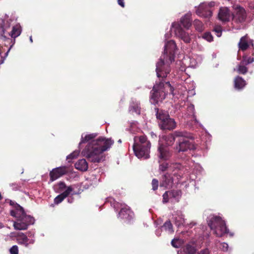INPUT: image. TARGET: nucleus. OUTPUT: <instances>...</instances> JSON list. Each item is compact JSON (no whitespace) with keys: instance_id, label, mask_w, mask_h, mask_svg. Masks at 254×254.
Returning <instances> with one entry per match:
<instances>
[{"instance_id":"obj_1","label":"nucleus","mask_w":254,"mask_h":254,"mask_svg":"<svg viewBox=\"0 0 254 254\" xmlns=\"http://www.w3.org/2000/svg\"><path fill=\"white\" fill-rule=\"evenodd\" d=\"M97 136V133H93L81 135V140L79 143L88 142L85 148L82 151L83 156L93 163H99L104 160V152L109 149L114 143L111 138L100 137L94 139Z\"/></svg>"},{"instance_id":"obj_2","label":"nucleus","mask_w":254,"mask_h":254,"mask_svg":"<svg viewBox=\"0 0 254 254\" xmlns=\"http://www.w3.org/2000/svg\"><path fill=\"white\" fill-rule=\"evenodd\" d=\"M164 53L156 64V71L158 77L165 78L170 71L169 64L174 61L175 53L177 49L174 41H168L165 45Z\"/></svg>"},{"instance_id":"obj_3","label":"nucleus","mask_w":254,"mask_h":254,"mask_svg":"<svg viewBox=\"0 0 254 254\" xmlns=\"http://www.w3.org/2000/svg\"><path fill=\"white\" fill-rule=\"evenodd\" d=\"M168 94H173V88L169 81H161L159 84L154 85L151 91L150 102L156 104L165 99Z\"/></svg>"},{"instance_id":"obj_4","label":"nucleus","mask_w":254,"mask_h":254,"mask_svg":"<svg viewBox=\"0 0 254 254\" xmlns=\"http://www.w3.org/2000/svg\"><path fill=\"white\" fill-rule=\"evenodd\" d=\"M151 143L144 135L136 136L134 137L133 150L136 156L140 159L149 157Z\"/></svg>"},{"instance_id":"obj_5","label":"nucleus","mask_w":254,"mask_h":254,"mask_svg":"<svg viewBox=\"0 0 254 254\" xmlns=\"http://www.w3.org/2000/svg\"><path fill=\"white\" fill-rule=\"evenodd\" d=\"M208 225L217 237H221L229 233L225 221L219 216H215L211 218Z\"/></svg>"},{"instance_id":"obj_6","label":"nucleus","mask_w":254,"mask_h":254,"mask_svg":"<svg viewBox=\"0 0 254 254\" xmlns=\"http://www.w3.org/2000/svg\"><path fill=\"white\" fill-rule=\"evenodd\" d=\"M155 111L159 125L161 129L171 130L175 128L176 122L174 119L170 118L167 112L160 111L158 108H155Z\"/></svg>"},{"instance_id":"obj_7","label":"nucleus","mask_w":254,"mask_h":254,"mask_svg":"<svg viewBox=\"0 0 254 254\" xmlns=\"http://www.w3.org/2000/svg\"><path fill=\"white\" fill-rule=\"evenodd\" d=\"M11 216L27 224L28 226L33 225L35 222L34 218L30 215H27L24 211L23 208L19 205H17L13 210L10 211Z\"/></svg>"},{"instance_id":"obj_8","label":"nucleus","mask_w":254,"mask_h":254,"mask_svg":"<svg viewBox=\"0 0 254 254\" xmlns=\"http://www.w3.org/2000/svg\"><path fill=\"white\" fill-rule=\"evenodd\" d=\"M172 31H174L175 35L182 40L186 43L190 41V38L189 34L185 31L178 23L172 24Z\"/></svg>"},{"instance_id":"obj_9","label":"nucleus","mask_w":254,"mask_h":254,"mask_svg":"<svg viewBox=\"0 0 254 254\" xmlns=\"http://www.w3.org/2000/svg\"><path fill=\"white\" fill-rule=\"evenodd\" d=\"M161 140L159 141V146L158 147L157 156L158 158V162L160 161H166L171 157V153L167 147L164 144H161Z\"/></svg>"},{"instance_id":"obj_10","label":"nucleus","mask_w":254,"mask_h":254,"mask_svg":"<svg viewBox=\"0 0 254 254\" xmlns=\"http://www.w3.org/2000/svg\"><path fill=\"white\" fill-rule=\"evenodd\" d=\"M194 148L192 141H190L188 138H180L179 140L178 146L177 147L179 152H185Z\"/></svg>"},{"instance_id":"obj_11","label":"nucleus","mask_w":254,"mask_h":254,"mask_svg":"<svg viewBox=\"0 0 254 254\" xmlns=\"http://www.w3.org/2000/svg\"><path fill=\"white\" fill-rule=\"evenodd\" d=\"M65 167H60L53 169L50 173V181L53 182L66 173Z\"/></svg>"},{"instance_id":"obj_12","label":"nucleus","mask_w":254,"mask_h":254,"mask_svg":"<svg viewBox=\"0 0 254 254\" xmlns=\"http://www.w3.org/2000/svg\"><path fill=\"white\" fill-rule=\"evenodd\" d=\"M173 179L171 175L168 173L164 174L160 181V187H164L165 189H169L173 186Z\"/></svg>"},{"instance_id":"obj_13","label":"nucleus","mask_w":254,"mask_h":254,"mask_svg":"<svg viewBox=\"0 0 254 254\" xmlns=\"http://www.w3.org/2000/svg\"><path fill=\"white\" fill-rule=\"evenodd\" d=\"M247 17L245 10L242 7L237 9L236 13L233 15V19L238 23H242L245 21Z\"/></svg>"},{"instance_id":"obj_14","label":"nucleus","mask_w":254,"mask_h":254,"mask_svg":"<svg viewBox=\"0 0 254 254\" xmlns=\"http://www.w3.org/2000/svg\"><path fill=\"white\" fill-rule=\"evenodd\" d=\"M218 18L223 22H228L230 20L231 13L227 7H221L218 14Z\"/></svg>"},{"instance_id":"obj_15","label":"nucleus","mask_w":254,"mask_h":254,"mask_svg":"<svg viewBox=\"0 0 254 254\" xmlns=\"http://www.w3.org/2000/svg\"><path fill=\"white\" fill-rule=\"evenodd\" d=\"M133 216V212L127 206L122 207L118 214V217L127 221L130 220L132 218Z\"/></svg>"},{"instance_id":"obj_16","label":"nucleus","mask_w":254,"mask_h":254,"mask_svg":"<svg viewBox=\"0 0 254 254\" xmlns=\"http://www.w3.org/2000/svg\"><path fill=\"white\" fill-rule=\"evenodd\" d=\"M17 240L19 244L24 245L25 247H28L29 244H32L34 243V239H29L27 236L22 232L17 233Z\"/></svg>"},{"instance_id":"obj_17","label":"nucleus","mask_w":254,"mask_h":254,"mask_svg":"<svg viewBox=\"0 0 254 254\" xmlns=\"http://www.w3.org/2000/svg\"><path fill=\"white\" fill-rule=\"evenodd\" d=\"M73 191V188L71 186L67 187L66 190H65L63 193L58 195L54 199V203L56 204H58L61 203L65 197H67Z\"/></svg>"},{"instance_id":"obj_18","label":"nucleus","mask_w":254,"mask_h":254,"mask_svg":"<svg viewBox=\"0 0 254 254\" xmlns=\"http://www.w3.org/2000/svg\"><path fill=\"white\" fill-rule=\"evenodd\" d=\"M252 42L253 41L251 40V42H249L248 36L245 35L240 39L238 44L239 48L242 51H245L249 48L250 44H251L253 46H254Z\"/></svg>"},{"instance_id":"obj_19","label":"nucleus","mask_w":254,"mask_h":254,"mask_svg":"<svg viewBox=\"0 0 254 254\" xmlns=\"http://www.w3.org/2000/svg\"><path fill=\"white\" fill-rule=\"evenodd\" d=\"M246 85V81L240 76H237L234 79V86L236 90H241Z\"/></svg>"},{"instance_id":"obj_20","label":"nucleus","mask_w":254,"mask_h":254,"mask_svg":"<svg viewBox=\"0 0 254 254\" xmlns=\"http://www.w3.org/2000/svg\"><path fill=\"white\" fill-rule=\"evenodd\" d=\"M161 140V144H164L165 146H169L172 145L175 140V136L172 134H170L167 135L163 136L162 137H160L159 140Z\"/></svg>"},{"instance_id":"obj_21","label":"nucleus","mask_w":254,"mask_h":254,"mask_svg":"<svg viewBox=\"0 0 254 254\" xmlns=\"http://www.w3.org/2000/svg\"><path fill=\"white\" fill-rule=\"evenodd\" d=\"M191 15L190 13H188L181 19L182 25L187 29L191 25V20L190 19Z\"/></svg>"},{"instance_id":"obj_22","label":"nucleus","mask_w":254,"mask_h":254,"mask_svg":"<svg viewBox=\"0 0 254 254\" xmlns=\"http://www.w3.org/2000/svg\"><path fill=\"white\" fill-rule=\"evenodd\" d=\"M16 219V221L13 223V227L15 230H25L28 228V226L27 223L20 220L19 218Z\"/></svg>"},{"instance_id":"obj_23","label":"nucleus","mask_w":254,"mask_h":254,"mask_svg":"<svg viewBox=\"0 0 254 254\" xmlns=\"http://www.w3.org/2000/svg\"><path fill=\"white\" fill-rule=\"evenodd\" d=\"M75 167L79 170L85 171L88 169V164L85 159H82L75 164Z\"/></svg>"},{"instance_id":"obj_24","label":"nucleus","mask_w":254,"mask_h":254,"mask_svg":"<svg viewBox=\"0 0 254 254\" xmlns=\"http://www.w3.org/2000/svg\"><path fill=\"white\" fill-rule=\"evenodd\" d=\"M129 111L132 113H135L138 115L140 114V108L138 102L132 99L130 104Z\"/></svg>"},{"instance_id":"obj_25","label":"nucleus","mask_w":254,"mask_h":254,"mask_svg":"<svg viewBox=\"0 0 254 254\" xmlns=\"http://www.w3.org/2000/svg\"><path fill=\"white\" fill-rule=\"evenodd\" d=\"M170 201L172 202H178L181 195V192L178 190L168 191Z\"/></svg>"},{"instance_id":"obj_26","label":"nucleus","mask_w":254,"mask_h":254,"mask_svg":"<svg viewBox=\"0 0 254 254\" xmlns=\"http://www.w3.org/2000/svg\"><path fill=\"white\" fill-rule=\"evenodd\" d=\"M196 13L198 16L205 17L206 14V4L205 3L200 4L196 10Z\"/></svg>"},{"instance_id":"obj_27","label":"nucleus","mask_w":254,"mask_h":254,"mask_svg":"<svg viewBox=\"0 0 254 254\" xmlns=\"http://www.w3.org/2000/svg\"><path fill=\"white\" fill-rule=\"evenodd\" d=\"M21 32V27L19 25H16L12 27V31L10 32V35L12 38H16L20 35Z\"/></svg>"},{"instance_id":"obj_28","label":"nucleus","mask_w":254,"mask_h":254,"mask_svg":"<svg viewBox=\"0 0 254 254\" xmlns=\"http://www.w3.org/2000/svg\"><path fill=\"white\" fill-rule=\"evenodd\" d=\"M242 61L240 64L238 66L237 71L240 74H245L248 72V68L244 65Z\"/></svg>"},{"instance_id":"obj_29","label":"nucleus","mask_w":254,"mask_h":254,"mask_svg":"<svg viewBox=\"0 0 254 254\" xmlns=\"http://www.w3.org/2000/svg\"><path fill=\"white\" fill-rule=\"evenodd\" d=\"M159 163V171L160 172H164L167 170L169 171L170 165L168 163L162 161H160V163Z\"/></svg>"},{"instance_id":"obj_30","label":"nucleus","mask_w":254,"mask_h":254,"mask_svg":"<svg viewBox=\"0 0 254 254\" xmlns=\"http://www.w3.org/2000/svg\"><path fill=\"white\" fill-rule=\"evenodd\" d=\"M183 168L182 165L178 163H172L170 165L169 171L175 172L177 170H181Z\"/></svg>"},{"instance_id":"obj_31","label":"nucleus","mask_w":254,"mask_h":254,"mask_svg":"<svg viewBox=\"0 0 254 254\" xmlns=\"http://www.w3.org/2000/svg\"><path fill=\"white\" fill-rule=\"evenodd\" d=\"M185 254H194L195 250L194 248L190 245H187L184 249Z\"/></svg>"},{"instance_id":"obj_32","label":"nucleus","mask_w":254,"mask_h":254,"mask_svg":"<svg viewBox=\"0 0 254 254\" xmlns=\"http://www.w3.org/2000/svg\"><path fill=\"white\" fill-rule=\"evenodd\" d=\"M187 111L189 113V115L191 116L192 118L196 122V119L194 115V106L193 105L190 104L187 109Z\"/></svg>"},{"instance_id":"obj_33","label":"nucleus","mask_w":254,"mask_h":254,"mask_svg":"<svg viewBox=\"0 0 254 254\" xmlns=\"http://www.w3.org/2000/svg\"><path fill=\"white\" fill-rule=\"evenodd\" d=\"M163 227L166 231H167L169 233H172L174 232L172 224L169 221H166L164 224Z\"/></svg>"},{"instance_id":"obj_34","label":"nucleus","mask_w":254,"mask_h":254,"mask_svg":"<svg viewBox=\"0 0 254 254\" xmlns=\"http://www.w3.org/2000/svg\"><path fill=\"white\" fill-rule=\"evenodd\" d=\"M193 24L195 29L198 31L201 32L203 30V24L200 21L198 20H195L194 21Z\"/></svg>"},{"instance_id":"obj_35","label":"nucleus","mask_w":254,"mask_h":254,"mask_svg":"<svg viewBox=\"0 0 254 254\" xmlns=\"http://www.w3.org/2000/svg\"><path fill=\"white\" fill-rule=\"evenodd\" d=\"M79 153V151L78 150H75V151H73L72 153H71V154H70L69 155H68L66 157V159L67 160H68V161L69 162L70 161L69 160H72V159H73L76 158L78 156Z\"/></svg>"},{"instance_id":"obj_36","label":"nucleus","mask_w":254,"mask_h":254,"mask_svg":"<svg viewBox=\"0 0 254 254\" xmlns=\"http://www.w3.org/2000/svg\"><path fill=\"white\" fill-rule=\"evenodd\" d=\"M254 61V58H247L246 56L243 57V59L242 60V63L243 64H248L252 63Z\"/></svg>"},{"instance_id":"obj_37","label":"nucleus","mask_w":254,"mask_h":254,"mask_svg":"<svg viewBox=\"0 0 254 254\" xmlns=\"http://www.w3.org/2000/svg\"><path fill=\"white\" fill-rule=\"evenodd\" d=\"M213 31L215 32L218 37H220L222 34V27L220 26H216L214 29Z\"/></svg>"},{"instance_id":"obj_38","label":"nucleus","mask_w":254,"mask_h":254,"mask_svg":"<svg viewBox=\"0 0 254 254\" xmlns=\"http://www.w3.org/2000/svg\"><path fill=\"white\" fill-rule=\"evenodd\" d=\"M219 248L223 252H227L228 249V245L226 243H221L219 246Z\"/></svg>"},{"instance_id":"obj_39","label":"nucleus","mask_w":254,"mask_h":254,"mask_svg":"<svg viewBox=\"0 0 254 254\" xmlns=\"http://www.w3.org/2000/svg\"><path fill=\"white\" fill-rule=\"evenodd\" d=\"M169 200H170V199L169 191H167L163 195V202L164 203H167Z\"/></svg>"},{"instance_id":"obj_40","label":"nucleus","mask_w":254,"mask_h":254,"mask_svg":"<svg viewBox=\"0 0 254 254\" xmlns=\"http://www.w3.org/2000/svg\"><path fill=\"white\" fill-rule=\"evenodd\" d=\"M10 254H18V248L16 245L13 246L9 250Z\"/></svg>"},{"instance_id":"obj_41","label":"nucleus","mask_w":254,"mask_h":254,"mask_svg":"<svg viewBox=\"0 0 254 254\" xmlns=\"http://www.w3.org/2000/svg\"><path fill=\"white\" fill-rule=\"evenodd\" d=\"M152 190H155L158 187V181L156 179H153L152 181Z\"/></svg>"},{"instance_id":"obj_42","label":"nucleus","mask_w":254,"mask_h":254,"mask_svg":"<svg viewBox=\"0 0 254 254\" xmlns=\"http://www.w3.org/2000/svg\"><path fill=\"white\" fill-rule=\"evenodd\" d=\"M58 186L60 191H63L64 189L66 190L67 189L65 184L64 182H60L58 183Z\"/></svg>"},{"instance_id":"obj_43","label":"nucleus","mask_w":254,"mask_h":254,"mask_svg":"<svg viewBox=\"0 0 254 254\" xmlns=\"http://www.w3.org/2000/svg\"><path fill=\"white\" fill-rule=\"evenodd\" d=\"M178 239H174L172 240V241L171 242L172 245L175 248H178L179 245H178Z\"/></svg>"},{"instance_id":"obj_44","label":"nucleus","mask_w":254,"mask_h":254,"mask_svg":"<svg viewBox=\"0 0 254 254\" xmlns=\"http://www.w3.org/2000/svg\"><path fill=\"white\" fill-rule=\"evenodd\" d=\"M213 37L212 36V35H211V34L209 32H207V41L208 42H212L213 41Z\"/></svg>"},{"instance_id":"obj_45","label":"nucleus","mask_w":254,"mask_h":254,"mask_svg":"<svg viewBox=\"0 0 254 254\" xmlns=\"http://www.w3.org/2000/svg\"><path fill=\"white\" fill-rule=\"evenodd\" d=\"M118 3L122 7H124L125 3L124 2V0H118Z\"/></svg>"},{"instance_id":"obj_46","label":"nucleus","mask_w":254,"mask_h":254,"mask_svg":"<svg viewBox=\"0 0 254 254\" xmlns=\"http://www.w3.org/2000/svg\"><path fill=\"white\" fill-rule=\"evenodd\" d=\"M26 235L27 236V237H34V232L33 231H29L27 233Z\"/></svg>"},{"instance_id":"obj_47","label":"nucleus","mask_w":254,"mask_h":254,"mask_svg":"<svg viewBox=\"0 0 254 254\" xmlns=\"http://www.w3.org/2000/svg\"><path fill=\"white\" fill-rule=\"evenodd\" d=\"M188 93L190 96H193L195 94V91L193 89L191 90H189L188 91Z\"/></svg>"},{"instance_id":"obj_48","label":"nucleus","mask_w":254,"mask_h":254,"mask_svg":"<svg viewBox=\"0 0 254 254\" xmlns=\"http://www.w3.org/2000/svg\"><path fill=\"white\" fill-rule=\"evenodd\" d=\"M18 232H11L10 233V236L11 237H17V233Z\"/></svg>"},{"instance_id":"obj_49","label":"nucleus","mask_w":254,"mask_h":254,"mask_svg":"<svg viewBox=\"0 0 254 254\" xmlns=\"http://www.w3.org/2000/svg\"><path fill=\"white\" fill-rule=\"evenodd\" d=\"M215 4V2H214V1H211L208 4H207V6L210 7H213L214 6Z\"/></svg>"},{"instance_id":"obj_50","label":"nucleus","mask_w":254,"mask_h":254,"mask_svg":"<svg viewBox=\"0 0 254 254\" xmlns=\"http://www.w3.org/2000/svg\"><path fill=\"white\" fill-rule=\"evenodd\" d=\"M176 136H183L184 134L183 132H176L175 133Z\"/></svg>"},{"instance_id":"obj_51","label":"nucleus","mask_w":254,"mask_h":254,"mask_svg":"<svg viewBox=\"0 0 254 254\" xmlns=\"http://www.w3.org/2000/svg\"><path fill=\"white\" fill-rule=\"evenodd\" d=\"M10 185L11 186H13V189L17 190L19 188L18 185L16 184H12Z\"/></svg>"},{"instance_id":"obj_52","label":"nucleus","mask_w":254,"mask_h":254,"mask_svg":"<svg viewBox=\"0 0 254 254\" xmlns=\"http://www.w3.org/2000/svg\"><path fill=\"white\" fill-rule=\"evenodd\" d=\"M184 223V220L182 219L180 221V222H176V224L179 226L181 224H183Z\"/></svg>"},{"instance_id":"obj_53","label":"nucleus","mask_w":254,"mask_h":254,"mask_svg":"<svg viewBox=\"0 0 254 254\" xmlns=\"http://www.w3.org/2000/svg\"><path fill=\"white\" fill-rule=\"evenodd\" d=\"M67 201L70 203H71L73 201V198L72 197H69L67 198Z\"/></svg>"},{"instance_id":"obj_54","label":"nucleus","mask_w":254,"mask_h":254,"mask_svg":"<svg viewBox=\"0 0 254 254\" xmlns=\"http://www.w3.org/2000/svg\"><path fill=\"white\" fill-rule=\"evenodd\" d=\"M161 230L160 229H158L156 230V234L157 236H160V232H161Z\"/></svg>"},{"instance_id":"obj_55","label":"nucleus","mask_w":254,"mask_h":254,"mask_svg":"<svg viewBox=\"0 0 254 254\" xmlns=\"http://www.w3.org/2000/svg\"><path fill=\"white\" fill-rule=\"evenodd\" d=\"M198 254H206V251L205 250H202Z\"/></svg>"},{"instance_id":"obj_56","label":"nucleus","mask_w":254,"mask_h":254,"mask_svg":"<svg viewBox=\"0 0 254 254\" xmlns=\"http://www.w3.org/2000/svg\"><path fill=\"white\" fill-rule=\"evenodd\" d=\"M202 38L204 39H206V33H204L202 35Z\"/></svg>"},{"instance_id":"obj_57","label":"nucleus","mask_w":254,"mask_h":254,"mask_svg":"<svg viewBox=\"0 0 254 254\" xmlns=\"http://www.w3.org/2000/svg\"><path fill=\"white\" fill-rule=\"evenodd\" d=\"M208 12H209V15L211 16V14H212V11H211V10H209V11H208V10H207V13H208Z\"/></svg>"},{"instance_id":"obj_58","label":"nucleus","mask_w":254,"mask_h":254,"mask_svg":"<svg viewBox=\"0 0 254 254\" xmlns=\"http://www.w3.org/2000/svg\"><path fill=\"white\" fill-rule=\"evenodd\" d=\"M3 61H4L3 60H1L0 61V64H3Z\"/></svg>"},{"instance_id":"obj_59","label":"nucleus","mask_w":254,"mask_h":254,"mask_svg":"<svg viewBox=\"0 0 254 254\" xmlns=\"http://www.w3.org/2000/svg\"><path fill=\"white\" fill-rule=\"evenodd\" d=\"M30 42H31V43L33 42V40H32V36H31V37H30Z\"/></svg>"},{"instance_id":"obj_60","label":"nucleus","mask_w":254,"mask_h":254,"mask_svg":"<svg viewBox=\"0 0 254 254\" xmlns=\"http://www.w3.org/2000/svg\"><path fill=\"white\" fill-rule=\"evenodd\" d=\"M208 136H211V135L207 132V137H208Z\"/></svg>"},{"instance_id":"obj_61","label":"nucleus","mask_w":254,"mask_h":254,"mask_svg":"<svg viewBox=\"0 0 254 254\" xmlns=\"http://www.w3.org/2000/svg\"><path fill=\"white\" fill-rule=\"evenodd\" d=\"M118 142H121V139H120V140L118 141Z\"/></svg>"},{"instance_id":"obj_62","label":"nucleus","mask_w":254,"mask_h":254,"mask_svg":"<svg viewBox=\"0 0 254 254\" xmlns=\"http://www.w3.org/2000/svg\"><path fill=\"white\" fill-rule=\"evenodd\" d=\"M230 236H233V234L231 233H230Z\"/></svg>"},{"instance_id":"obj_63","label":"nucleus","mask_w":254,"mask_h":254,"mask_svg":"<svg viewBox=\"0 0 254 254\" xmlns=\"http://www.w3.org/2000/svg\"><path fill=\"white\" fill-rule=\"evenodd\" d=\"M252 55H253V56H254V53H253V54H252Z\"/></svg>"}]
</instances>
